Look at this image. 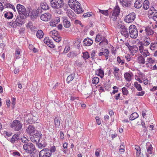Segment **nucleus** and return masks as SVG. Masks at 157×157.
<instances>
[{
	"label": "nucleus",
	"instance_id": "nucleus-1",
	"mask_svg": "<svg viewBox=\"0 0 157 157\" xmlns=\"http://www.w3.org/2000/svg\"><path fill=\"white\" fill-rule=\"evenodd\" d=\"M68 4L70 7L77 14H80L83 12L80 3L76 0H69Z\"/></svg>",
	"mask_w": 157,
	"mask_h": 157
},
{
	"label": "nucleus",
	"instance_id": "nucleus-2",
	"mask_svg": "<svg viewBox=\"0 0 157 157\" xmlns=\"http://www.w3.org/2000/svg\"><path fill=\"white\" fill-rule=\"evenodd\" d=\"M20 17H17L15 21H12L11 26L13 28H16L17 26H21L22 24H24L23 21L24 19V15L23 14H19Z\"/></svg>",
	"mask_w": 157,
	"mask_h": 157
},
{
	"label": "nucleus",
	"instance_id": "nucleus-3",
	"mask_svg": "<svg viewBox=\"0 0 157 157\" xmlns=\"http://www.w3.org/2000/svg\"><path fill=\"white\" fill-rule=\"evenodd\" d=\"M129 34L132 39H136L138 35V31L136 26L134 25H131L129 28Z\"/></svg>",
	"mask_w": 157,
	"mask_h": 157
},
{
	"label": "nucleus",
	"instance_id": "nucleus-4",
	"mask_svg": "<svg viewBox=\"0 0 157 157\" xmlns=\"http://www.w3.org/2000/svg\"><path fill=\"white\" fill-rule=\"evenodd\" d=\"M23 148L25 152L30 154L33 153L36 149L35 145L30 142L25 144L23 146Z\"/></svg>",
	"mask_w": 157,
	"mask_h": 157
},
{
	"label": "nucleus",
	"instance_id": "nucleus-5",
	"mask_svg": "<svg viewBox=\"0 0 157 157\" xmlns=\"http://www.w3.org/2000/svg\"><path fill=\"white\" fill-rule=\"evenodd\" d=\"M17 9L19 14H23L26 17L29 16V11H26L23 6L18 4L17 6Z\"/></svg>",
	"mask_w": 157,
	"mask_h": 157
},
{
	"label": "nucleus",
	"instance_id": "nucleus-6",
	"mask_svg": "<svg viewBox=\"0 0 157 157\" xmlns=\"http://www.w3.org/2000/svg\"><path fill=\"white\" fill-rule=\"evenodd\" d=\"M51 5L53 8L59 9L63 6L64 3L63 0H51Z\"/></svg>",
	"mask_w": 157,
	"mask_h": 157
},
{
	"label": "nucleus",
	"instance_id": "nucleus-7",
	"mask_svg": "<svg viewBox=\"0 0 157 157\" xmlns=\"http://www.w3.org/2000/svg\"><path fill=\"white\" fill-rule=\"evenodd\" d=\"M22 124L20 121L18 120H14L11 123L10 127L15 131H18L21 128Z\"/></svg>",
	"mask_w": 157,
	"mask_h": 157
},
{
	"label": "nucleus",
	"instance_id": "nucleus-8",
	"mask_svg": "<svg viewBox=\"0 0 157 157\" xmlns=\"http://www.w3.org/2000/svg\"><path fill=\"white\" fill-rule=\"evenodd\" d=\"M120 12V9L117 5L113 11L112 15L110 17L111 19L113 21H117V17Z\"/></svg>",
	"mask_w": 157,
	"mask_h": 157
},
{
	"label": "nucleus",
	"instance_id": "nucleus-9",
	"mask_svg": "<svg viewBox=\"0 0 157 157\" xmlns=\"http://www.w3.org/2000/svg\"><path fill=\"white\" fill-rule=\"evenodd\" d=\"M39 155V157H51V153H50L49 149L45 148L40 151Z\"/></svg>",
	"mask_w": 157,
	"mask_h": 157
},
{
	"label": "nucleus",
	"instance_id": "nucleus-10",
	"mask_svg": "<svg viewBox=\"0 0 157 157\" xmlns=\"http://www.w3.org/2000/svg\"><path fill=\"white\" fill-rule=\"evenodd\" d=\"M40 133L39 132H37L36 134H34L33 135H32V136L30 137L31 141L33 143H36L40 142L41 136Z\"/></svg>",
	"mask_w": 157,
	"mask_h": 157
},
{
	"label": "nucleus",
	"instance_id": "nucleus-11",
	"mask_svg": "<svg viewBox=\"0 0 157 157\" xmlns=\"http://www.w3.org/2000/svg\"><path fill=\"white\" fill-rule=\"evenodd\" d=\"M135 17V13H132L125 17L124 21L127 23H131L134 20Z\"/></svg>",
	"mask_w": 157,
	"mask_h": 157
},
{
	"label": "nucleus",
	"instance_id": "nucleus-12",
	"mask_svg": "<svg viewBox=\"0 0 157 157\" xmlns=\"http://www.w3.org/2000/svg\"><path fill=\"white\" fill-rule=\"evenodd\" d=\"M36 131L35 127L32 124H29L26 130V132L31 135H33Z\"/></svg>",
	"mask_w": 157,
	"mask_h": 157
},
{
	"label": "nucleus",
	"instance_id": "nucleus-13",
	"mask_svg": "<svg viewBox=\"0 0 157 157\" xmlns=\"http://www.w3.org/2000/svg\"><path fill=\"white\" fill-rule=\"evenodd\" d=\"M41 10L40 9H37L36 11H33L31 14V18L33 19L37 17L41 13Z\"/></svg>",
	"mask_w": 157,
	"mask_h": 157
},
{
	"label": "nucleus",
	"instance_id": "nucleus-14",
	"mask_svg": "<svg viewBox=\"0 0 157 157\" xmlns=\"http://www.w3.org/2000/svg\"><path fill=\"white\" fill-rule=\"evenodd\" d=\"M121 35L123 36L125 38H128L129 35V32H128V29L126 27L120 30Z\"/></svg>",
	"mask_w": 157,
	"mask_h": 157
},
{
	"label": "nucleus",
	"instance_id": "nucleus-15",
	"mask_svg": "<svg viewBox=\"0 0 157 157\" xmlns=\"http://www.w3.org/2000/svg\"><path fill=\"white\" fill-rule=\"evenodd\" d=\"M120 3L124 7H128L131 6V0H120Z\"/></svg>",
	"mask_w": 157,
	"mask_h": 157
},
{
	"label": "nucleus",
	"instance_id": "nucleus-16",
	"mask_svg": "<svg viewBox=\"0 0 157 157\" xmlns=\"http://www.w3.org/2000/svg\"><path fill=\"white\" fill-rule=\"evenodd\" d=\"M51 18V15L49 13L43 14L41 16V19L44 21H48Z\"/></svg>",
	"mask_w": 157,
	"mask_h": 157
},
{
	"label": "nucleus",
	"instance_id": "nucleus-17",
	"mask_svg": "<svg viewBox=\"0 0 157 157\" xmlns=\"http://www.w3.org/2000/svg\"><path fill=\"white\" fill-rule=\"evenodd\" d=\"M147 152L146 153L147 156V157H148L149 154H151L152 153L153 147L151 144L149 143H147Z\"/></svg>",
	"mask_w": 157,
	"mask_h": 157
},
{
	"label": "nucleus",
	"instance_id": "nucleus-18",
	"mask_svg": "<svg viewBox=\"0 0 157 157\" xmlns=\"http://www.w3.org/2000/svg\"><path fill=\"white\" fill-rule=\"evenodd\" d=\"M113 74L115 78L117 80H119L120 78L118 74L119 71V69L118 67H113Z\"/></svg>",
	"mask_w": 157,
	"mask_h": 157
},
{
	"label": "nucleus",
	"instance_id": "nucleus-19",
	"mask_svg": "<svg viewBox=\"0 0 157 157\" xmlns=\"http://www.w3.org/2000/svg\"><path fill=\"white\" fill-rule=\"evenodd\" d=\"M143 5L142 0H136L134 4V7L137 9H140Z\"/></svg>",
	"mask_w": 157,
	"mask_h": 157
},
{
	"label": "nucleus",
	"instance_id": "nucleus-20",
	"mask_svg": "<svg viewBox=\"0 0 157 157\" xmlns=\"http://www.w3.org/2000/svg\"><path fill=\"white\" fill-rule=\"evenodd\" d=\"M63 25L66 28H69L71 26V23L67 17H64L63 18Z\"/></svg>",
	"mask_w": 157,
	"mask_h": 157
},
{
	"label": "nucleus",
	"instance_id": "nucleus-21",
	"mask_svg": "<svg viewBox=\"0 0 157 157\" xmlns=\"http://www.w3.org/2000/svg\"><path fill=\"white\" fill-rule=\"evenodd\" d=\"M124 77L127 81L130 82L131 79L132 77H133V75L132 73H125L124 75Z\"/></svg>",
	"mask_w": 157,
	"mask_h": 157
},
{
	"label": "nucleus",
	"instance_id": "nucleus-22",
	"mask_svg": "<svg viewBox=\"0 0 157 157\" xmlns=\"http://www.w3.org/2000/svg\"><path fill=\"white\" fill-rule=\"evenodd\" d=\"M83 42L85 46H90L93 43V40L88 37L85 39Z\"/></svg>",
	"mask_w": 157,
	"mask_h": 157
},
{
	"label": "nucleus",
	"instance_id": "nucleus-23",
	"mask_svg": "<svg viewBox=\"0 0 157 157\" xmlns=\"http://www.w3.org/2000/svg\"><path fill=\"white\" fill-rule=\"evenodd\" d=\"M95 74L99 76L101 78H102L104 76V71L100 69H97L96 71Z\"/></svg>",
	"mask_w": 157,
	"mask_h": 157
},
{
	"label": "nucleus",
	"instance_id": "nucleus-24",
	"mask_svg": "<svg viewBox=\"0 0 157 157\" xmlns=\"http://www.w3.org/2000/svg\"><path fill=\"white\" fill-rule=\"evenodd\" d=\"M19 135L18 134H15L13 135L10 140V141L12 143H14L15 141L19 140Z\"/></svg>",
	"mask_w": 157,
	"mask_h": 157
},
{
	"label": "nucleus",
	"instance_id": "nucleus-25",
	"mask_svg": "<svg viewBox=\"0 0 157 157\" xmlns=\"http://www.w3.org/2000/svg\"><path fill=\"white\" fill-rule=\"evenodd\" d=\"M151 42L150 38L149 37H145L144 39L143 43V44L145 46H147Z\"/></svg>",
	"mask_w": 157,
	"mask_h": 157
},
{
	"label": "nucleus",
	"instance_id": "nucleus-26",
	"mask_svg": "<svg viewBox=\"0 0 157 157\" xmlns=\"http://www.w3.org/2000/svg\"><path fill=\"white\" fill-rule=\"evenodd\" d=\"M143 8L145 10H147L149 7V2L148 0H145L144 2H143Z\"/></svg>",
	"mask_w": 157,
	"mask_h": 157
},
{
	"label": "nucleus",
	"instance_id": "nucleus-27",
	"mask_svg": "<svg viewBox=\"0 0 157 157\" xmlns=\"http://www.w3.org/2000/svg\"><path fill=\"white\" fill-rule=\"evenodd\" d=\"M40 6L41 8L44 10H47L49 9V6L46 2L41 3Z\"/></svg>",
	"mask_w": 157,
	"mask_h": 157
},
{
	"label": "nucleus",
	"instance_id": "nucleus-28",
	"mask_svg": "<svg viewBox=\"0 0 157 157\" xmlns=\"http://www.w3.org/2000/svg\"><path fill=\"white\" fill-rule=\"evenodd\" d=\"M75 74L74 73L71 74L67 77V82L68 83H69L72 81L75 78Z\"/></svg>",
	"mask_w": 157,
	"mask_h": 157
},
{
	"label": "nucleus",
	"instance_id": "nucleus-29",
	"mask_svg": "<svg viewBox=\"0 0 157 157\" xmlns=\"http://www.w3.org/2000/svg\"><path fill=\"white\" fill-rule=\"evenodd\" d=\"M137 61L140 64H144L145 63V59L142 55L138 57Z\"/></svg>",
	"mask_w": 157,
	"mask_h": 157
},
{
	"label": "nucleus",
	"instance_id": "nucleus-30",
	"mask_svg": "<svg viewBox=\"0 0 157 157\" xmlns=\"http://www.w3.org/2000/svg\"><path fill=\"white\" fill-rule=\"evenodd\" d=\"M44 35L43 31L41 30H39L37 32L36 36L38 38L41 39L43 37Z\"/></svg>",
	"mask_w": 157,
	"mask_h": 157
},
{
	"label": "nucleus",
	"instance_id": "nucleus-31",
	"mask_svg": "<svg viewBox=\"0 0 157 157\" xmlns=\"http://www.w3.org/2000/svg\"><path fill=\"white\" fill-rule=\"evenodd\" d=\"M103 37H104L101 35L100 33H98L96 36L95 41L98 43L103 40Z\"/></svg>",
	"mask_w": 157,
	"mask_h": 157
},
{
	"label": "nucleus",
	"instance_id": "nucleus-32",
	"mask_svg": "<svg viewBox=\"0 0 157 157\" xmlns=\"http://www.w3.org/2000/svg\"><path fill=\"white\" fill-rule=\"evenodd\" d=\"M54 124L56 128L59 127L60 124V122L59 117H56L55 118Z\"/></svg>",
	"mask_w": 157,
	"mask_h": 157
},
{
	"label": "nucleus",
	"instance_id": "nucleus-33",
	"mask_svg": "<svg viewBox=\"0 0 157 157\" xmlns=\"http://www.w3.org/2000/svg\"><path fill=\"white\" fill-rule=\"evenodd\" d=\"M138 117L139 115L137 113L134 112L132 113L131 115L129 117V119L130 120L132 121Z\"/></svg>",
	"mask_w": 157,
	"mask_h": 157
},
{
	"label": "nucleus",
	"instance_id": "nucleus-34",
	"mask_svg": "<svg viewBox=\"0 0 157 157\" xmlns=\"http://www.w3.org/2000/svg\"><path fill=\"white\" fill-rule=\"evenodd\" d=\"M145 31L147 33V34L151 35L153 34V31L151 29L150 27H146L145 29Z\"/></svg>",
	"mask_w": 157,
	"mask_h": 157
},
{
	"label": "nucleus",
	"instance_id": "nucleus-35",
	"mask_svg": "<svg viewBox=\"0 0 157 157\" xmlns=\"http://www.w3.org/2000/svg\"><path fill=\"white\" fill-rule=\"evenodd\" d=\"M4 17L8 19H10L12 18L13 15L11 12H9L5 13L4 14Z\"/></svg>",
	"mask_w": 157,
	"mask_h": 157
},
{
	"label": "nucleus",
	"instance_id": "nucleus-36",
	"mask_svg": "<svg viewBox=\"0 0 157 157\" xmlns=\"http://www.w3.org/2000/svg\"><path fill=\"white\" fill-rule=\"evenodd\" d=\"M3 4L6 7V8L9 7L10 8L12 9L14 11H16V10L15 9V7L13 5L9 3H7L5 2L3 3Z\"/></svg>",
	"mask_w": 157,
	"mask_h": 157
},
{
	"label": "nucleus",
	"instance_id": "nucleus-37",
	"mask_svg": "<svg viewBox=\"0 0 157 157\" xmlns=\"http://www.w3.org/2000/svg\"><path fill=\"white\" fill-rule=\"evenodd\" d=\"M108 44V41L105 37H103V40L99 43V45L101 46L106 45Z\"/></svg>",
	"mask_w": 157,
	"mask_h": 157
},
{
	"label": "nucleus",
	"instance_id": "nucleus-38",
	"mask_svg": "<svg viewBox=\"0 0 157 157\" xmlns=\"http://www.w3.org/2000/svg\"><path fill=\"white\" fill-rule=\"evenodd\" d=\"M34 118H35V117H33L32 118H28V119L26 120V123L27 124H32L35 123V121L34 120Z\"/></svg>",
	"mask_w": 157,
	"mask_h": 157
},
{
	"label": "nucleus",
	"instance_id": "nucleus-39",
	"mask_svg": "<svg viewBox=\"0 0 157 157\" xmlns=\"http://www.w3.org/2000/svg\"><path fill=\"white\" fill-rule=\"evenodd\" d=\"M134 85V86L138 91H141L142 90L141 86L140 84H139L137 82H135Z\"/></svg>",
	"mask_w": 157,
	"mask_h": 157
},
{
	"label": "nucleus",
	"instance_id": "nucleus-40",
	"mask_svg": "<svg viewBox=\"0 0 157 157\" xmlns=\"http://www.w3.org/2000/svg\"><path fill=\"white\" fill-rule=\"evenodd\" d=\"M109 54V51L108 49H104L103 52H100L98 53V55L100 56H101L102 55H108Z\"/></svg>",
	"mask_w": 157,
	"mask_h": 157
},
{
	"label": "nucleus",
	"instance_id": "nucleus-41",
	"mask_svg": "<svg viewBox=\"0 0 157 157\" xmlns=\"http://www.w3.org/2000/svg\"><path fill=\"white\" fill-rule=\"evenodd\" d=\"M135 149L136 150V155L138 157H139L140 155V148L139 146L138 145H136L135 147Z\"/></svg>",
	"mask_w": 157,
	"mask_h": 157
},
{
	"label": "nucleus",
	"instance_id": "nucleus-42",
	"mask_svg": "<svg viewBox=\"0 0 157 157\" xmlns=\"http://www.w3.org/2000/svg\"><path fill=\"white\" fill-rule=\"evenodd\" d=\"M147 62L150 64L155 63V59L151 58H148L147 59Z\"/></svg>",
	"mask_w": 157,
	"mask_h": 157
},
{
	"label": "nucleus",
	"instance_id": "nucleus-43",
	"mask_svg": "<svg viewBox=\"0 0 157 157\" xmlns=\"http://www.w3.org/2000/svg\"><path fill=\"white\" fill-rule=\"evenodd\" d=\"M82 57L84 59H86L90 57V55L87 52H83Z\"/></svg>",
	"mask_w": 157,
	"mask_h": 157
},
{
	"label": "nucleus",
	"instance_id": "nucleus-44",
	"mask_svg": "<svg viewBox=\"0 0 157 157\" xmlns=\"http://www.w3.org/2000/svg\"><path fill=\"white\" fill-rule=\"evenodd\" d=\"M36 144L40 148H44L47 145V144H42V141L40 143V142H37V143H36Z\"/></svg>",
	"mask_w": 157,
	"mask_h": 157
},
{
	"label": "nucleus",
	"instance_id": "nucleus-45",
	"mask_svg": "<svg viewBox=\"0 0 157 157\" xmlns=\"http://www.w3.org/2000/svg\"><path fill=\"white\" fill-rule=\"evenodd\" d=\"M117 27L118 28L122 29L125 27L123 24V23L121 22H119L117 25Z\"/></svg>",
	"mask_w": 157,
	"mask_h": 157
},
{
	"label": "nucleus",
	"instance_id": "nucleus-46",
	"mask_svg": "<svg viewBox=\"0 0 157 157\" xmlns=\"http://www.w3.org/2000/svg\"><path fill=\"white\" fill-rule=\"evenodd\" d=\"M99 82V78L98 77H94L92 81V82L93 84H97Z\"/></svg>",
	"mask_w": 157,
	"mask_h": 157
},
{
	"label": "nucleus",
	"instance_id": "nucleus-47",
	"mask_svg": "<svg viewBox=\"0 0 157 157\" xmlns=\"http://www.w3.org/2000/svg\"><path fill=\"white\" fill-rule=\"evenodd\" d=\"M68 16L70 18H72L73 17H75L76 15L75 13L72 10H70L69 11V13L68 14Z\"/></svg>",
	"mask_w": 157,
	"mask_h": 157
},
{
	"label": "nucleus",
	"instance_id": "nucleus-48",
	"mask_svg": "<svg viewBox=\"0 0 157 157\" xmlns=\"http://www.w3.org/2000/svg\"><path fill=\"white\" fill-rule=\"evenodd\" d=\"M53 39L56 42H59L61 40V37L57 36H53L52 37Z\"/></svg>",
	"mask_w": 157,
	"mask_h": 157
},
{
	"label": "nucleus",
	"instance_id": "nucleus-49",
	"mask_svg": "<svg viewBox=\"0 0 157 157\" xmlns=\"http://www.w3.org/2000/svg\"><path fill=\"white\" fill-rule=\"evenodd\" d=\"M156 10L153 7H152L150 8V10H149L148 12V14L150 15H153L155 11V12Z\"/></svg>",
	"mask_w": 157,
	"mask_h": 157
},
{
	"label": "nucleus",
	"instance_id": "nucleus-50",
	"mask_svg": "<svg viewBox=\"0 0 157 157\" xmlns=\"http://www.w3.org/2000/svg\"><path fill=\"white\" fill-rule=\"evenodd\" d=\"M143 56L144 57H146L150 55V53L147 50L145 49L144 50L142 53Z\"/></svg>",
	"mask_w": 157,
	"mask_h": 157
},
{
	"label": "nucleus",
	"instance_id": "nucleus-51",
	"mask_svg": "<svg viewBox=\"0 0 157 157\" xmlns=\"http://www.w3.org/2000/svg\"><path fill=\"white\" fill-rule=\"evenodd\" d=\"M117 62L121 65H122L124 63V61L123 59H121L120 56H118L117 58Z\"/></svg>",
	"mask_w": 157,
	"mask_h": 157
},
{
	"label": "nucleus",
	"instance_id": "nucleus-52",
	"mask_svg": "<svg viewBox=\"0 0 157 157\" xmlns=\"http://www.w3.org/2000/svg\"><path fill=\"white\" fill-rule=\"evenodd\" d=\"M44 43L47 45L49 47H51L50 45L51 44V42H50L49 40L46 37L44 39Z\"/></svg>",
	"mask_w": 157,
	"mask_h": 157
},
{
	"label": "nucleus",
	"instance_id": "nucleus-53",
	"mask_svg": "<svg viewBox=\"0 0 157 157\" xmlns=\"http://www.w3.org/2000/svg\"><path fill=\"white\" fill-rule=\"evenodd\" d=\"M122 90L123 94L125 95H127L128 93L127 89L125 87H123L122 88Z\"/></svg>",
	"mask_w": 157,
	"mask_h": 157
},
{
	"label": "nucleus",
	"instance_id": "nucleus-54",
	"mask_svg": "<svg viewBox=\"0 0 157 157\" xmlns=\"http://www.w3.org/2000/svg\"><path fill=\"white\" fill-rule=\"evenodd\" d=\"M157 44V42L151 43L150 45V49L152 50H155V45Z\"/></svg>",
	"mask_w": 157,
	"mask_h": 157
},
{
	"label": "nucleus",
	"instance_id": "nucleus-55",
	"mask_svg": "<svg viewBox=\"0 0 157 157\" xmlns=\"http://www.w3.org/2000/svg\"><path fill=\"white\" fill-rule=\"evenodd\" d=\"M22 142L25 144H27L28 143L29 140L25 137L22 138L21 139Z\"/></svg>",
	"mask_w": 157,
	"mask_h": 157
},
{
	"label": "nucleus",
	"instance_id": "nucleus-56",
	"mask_svg": "<svg viewBox=\"0 0 157 157\" xmlns=\"http://www.w3.org/2000/svg\"><path fill=\"white\" fill-rule=\"evenodd\" d=\"M20 50L19 49H16V51L15 54L17 58L19 59L20 58V57L19 56V55L20 54Z\"/></svg>",
	"mask_w": 157,
	"mask_h": 157
},
{
	"label": "nucleus",
	"instance_id": "nucleus-57",
	"mask_svg": "<svg viewBox=\"0 0 157 157\" xmlns=\"http://www.w3.org/2000/svg\"><path fill=\"white\" fill-rule=\"evenodd\" d=\"M153 19L155 21H157V11L155 12L154 14L153 15Z\"/></svg>",
	"mask_w": 157,
	"mask_h": 157
},
{
	"label": "nucleus",
	"instance_id": "nucleus-58",
	"mask_svg": "<svg viewBox=\"0 0 157 157\" xmlns=\"http://www.w3.org/2000/svg\"><path fill=\"white\" fill-rule=\"evenodd\" d=\"M99 12L101 13L104 14V15L107 16L108 15V10H100Z\"/></svg>",
	"mask_w": 157,
	"mask_h": 157
},
{
	"label": "nucleus",
	"instance_id": "nucleus-59",
	"mask_svg": "<svg viewBox=\"0 0 157 157\" xmlns=\"http://www.w3.org/2000/svg\"><path fill=\"white\" fill-rule=\"evenodd\" d=\"M91 13H84L83 15V16L84 17H90L92 16Z\"/></svg>",
	"mask_w": 157,
	"mask_h": 157
},
{
	"label": "nucleus",
	"instance_id": "nucleus-60",
	"mask_svg": "<svg viewBox=\"0 0 157 157\" xmlns=\"http://www.w3.org/2000/svg\"><path fill=\"white\" fill-rule=\"evenodd\" d=\"M56 148L55 146L52 147L50 149H49V151L50 153L52 154V152H54L56 151Z\"/></svg>",
	"mask_w": 157,
	"mask_h": 157
},
{
	"label": "nucleus",
	"instance_id": "nucleus-61",
	"mask_svg": "<svg viewBox=\"0 0 157 157\" xmlns=\"http://www.w3.org/2000/svg\"><path fill=\"white\" fill-rule=\"evenodd\" d=\"M12 155L13 156H20V153L17 151H15L13 152Z\"/></svg>",
	"mask_w": 157,
	"mask_h": 157
},
{
	"label": "nucleus",
	"instance_id": "nucleus-62",
	"mask_svg": "<svg viewBox=\"0 0 157 157\" xmlns=\"http://www.w3.org/2000/svg\"><path fill=\"white\" fill-rule=\"evenodd\" d=\"M95 119L98 125H100L101 124V121L100 120V118L99 117H95Z\"/></svg>",
	"mask_w": 157,
	"mask_h": 157
},
{
	"label": "nucleus",
	"instance_id": "nucleus-63",
	"mask_svg": "<svg viewBox=\"0 0 157 157\" xmlns=\"http://www.w3.org/2000/svg\"><path fill=\"white\" fill-rule=\"evenodd\" d=\"M70 47L69 46H66L63 52V53L65 54L67 53L68 51L70 50Z\"/></svg>",
	"mask_w": 157,
	"mask_h": 157
},
{
	"label": "nucleus",
	"instance_id": "nucleus-64",
	"mask_svg": "<svg viewBox=\"0 0 157 157\" xmlns=\"http://www.w3.org/2000/svg\"><path fill=\"white\" fill-rule=\"evenodd\" d=\"M74 23L75 24H78L80 25H81L82 27H83V25L82 24L81 22L80 21H79V20H75V21Z\"/></svg>",
	"mask_w": 157,
	"mask_h": 157
}]
</instances>
